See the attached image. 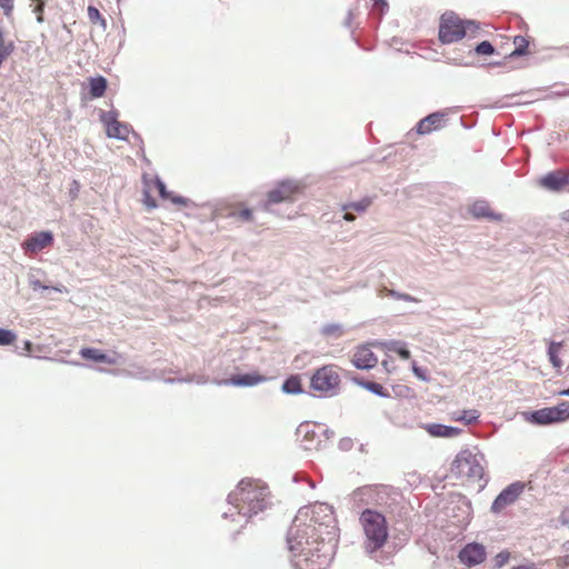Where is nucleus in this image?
<instances>
[{"mask_svg":"<svg viewBox=\"0 0 569 569\" xmlns=\"http://www.w3.org/2000/svg\"><path fill=\"white\" fill-rule=\"evenodd\" d=\"M338 531L331 506L301 507L287 533L292 568L327 569L336 553Z\"/></svg>","mask_w":569,"mask_h":569,"instance_id":"1","label":"nucleus"},{"mask_svg":"<svg viewBox=\"0 0 569 569\" xmlns=\"http://www.w3.org/2000/svg\"><path fill=\"white\" fill-rule=\"evenodd\" d=\"M228 503L230 508L223 512V518L234 520V516H238L247 523L251 517L270 506L268 487L259 480L242 479L236 490L229 493Z\"/></svg>","mask_w":569,"mask_h":569,"instance_id":"2","label":"nucleus"},{"mask_svg":"<svg viewBox=\"0 0 569 569\" xmlns=\"http://www.w3.org/2000/svg\"><path fill=\"white\" fill-rule=\"evenodd\" d=\"M360 523L365 535V552L377 562L387 563L391 552L386 550L389 536L386 517L376 510L366 509L360 516Z\"/></svg>","mask_w":569,"mask_h":569,"instance_id":"3","label":"nucleus"},{"mask_svg":"<svg viewBox=\"0 0 569 569\" xmlns=\"http://www.w3.org/2000/svg\"><path fill=\"white\" fill-rule=\"evenodd\" d=\"M483 461L482 455L475 453L469 449L461 450L451 463V473L457 478L480 481L485 476Z\"/></svg>","mask_w":569,"mask_h":569,"instance_id":"4","label":"nucleus"},{"mask_svg":"<svg viewBox=\"0 0 569 569\" xmlns=\"http://www.w3.org/2000/svg\"><path fill=\"white\" fill-rule=\"evenodd\" d=\"M297 438L300 447L306 451L321 450L327 447L333 431L326 426L312 422H302L297 428Z\"/></svg>","mask_w":569,"mask_h":569,"instance_id":"5","label":"nucleus"},{"mask_svg":"<svg viewBox=\"0 0 569 569\" xmlns=\"http://www.w3.org/2000/svg\"><path fill=\"white\" fill-rule=\"evenodd\" d=\"M470 27L479 29V24L473 20H461L453 12H446L441 17L439 26V39L443 43H452L468 34Z\"/></svg>","mask_w":569,"mask_h":569,"instance_id":"6","label":"nucleus"},{"mask_svg":"<svg viewBox=\"0 0 569 569\" xmlns=\"http://www.w3.org/2000/svg\"><path fill=\"white\" fill-rule=\"evenodd\" d=\"M306 184L302 180L284 179L278 181L276 187L270 190L267 194V199L263 202V209L271 211L273 204L280 202H292L296 197L305 190Z\"/></svg>","mask_w":569,"mask_h":569,"instance_id":"7","label":"nucleus"},{"mask_svg":"<svg viewBox=\"0 0 569 569\" xmlns=\"http://www.w3.org/2000/svg\"><path fill=\"white\" fill-rule=\"evenodd\" d=\"M340 377L333 366H323L316 370L310 379V387L313 391L325 397H332L338 393Z\"/></svg>","mask_w":569,"mask_h":569,"instance_id":"8","label":"nucleus"},{"mask_svg":"<svg viewBox=\"0 0 569 569\" xmlns=\"http://www.w3.org/2000/svg\"><path fill=\"white\" fill-rule=\"evenodd\" d=\"M526 485L522 481H515L507 486L493 500L491 511L500 513L507 507L516 502L520 495L525 491Z\"/></svg>","mask_w":569,"mask_h":569,"instance_id":"9","label":"nucleus"},{"mask_svg":"<svg viewBox=\"0 0 569 569\" xmlns=\"http://www.w3.org/2000/svg\"><path fill=\"white\" fill-rule=\"evenodd\" d=\"M448 516L455 519L458 526L467 525L472 515V506L469 499L462 495L452 498L450 506L447 508Z\"/></svg>","mask_w":569,"mask_h":569,"instance_id":"10","label":"nucleus"},{"mask_svg":"<svg viewBox=\"0 0 569 569\" xmlns=\"http://www.w3.org/2000/svg\"><path fill=\"white\" fill-rule=\"evenodd\" d=\"M100 120L106 126L108 137L119 140L127 139L131 128L128 123L118 121V113L116 111H103Z\"/></svg>","mask_w":569,"mask_h":569,"instance_id":"11","label":"nucleus"},{"mask_svg":"<svg viewBox=\"0 0 569 569\" xmlns=\"http://www.w3.org/2000/svg\"><path fill=\"white\" fill-rule=\"evenodd\" d=\"M53 242V234L50 231H41L31 234L24 242L23 249L28 253H37Z\"/></svg>","mask_w":569,"mask_h":569,"instance_id":"12","label":"nucleus"},{"mask_svg":"<svg viewBox=\"0 0 569 569\" xmlns=\"http://www.w3.org/2000/svg\"><path fill=\"white\" fill-rule=\"evenodd\" d=\"M486 559V550L482 545L469 543L459 552L461 563L469 567L481 563Z\"/></svg>","mask_w":569,"mask_h":569,"instance_id":"13","label":"nucleus"},{"mask_svg":"<svg viewBox=\"0 0 569 569\" xmlns=\"http://www.w3.org/2000/svg\"><path fill=\"white\" fill-rule=\"evenodd\" d=\"M539 183L547 190L560 191L569 186V173L561 170L550 171L539 180Z\"/></svg>","mask_w":569,"mask_h":569,"instance_id":"14","label":"nucleus"},{"mask_svg":"<svg viewBox=\"0 0 569 569\" xmlns=\"http://www.w3.org/2000/svg\"><path fill=\"white\" fill-rule=\"evenodd\" d=\"M352 363L358 369L369 370L377 366L378 358L370 348L363 346L356 350L352 357Z\"/></svg>","mask_w":569,"mask_h":569,"instance_id":"15","label":"nucleus"},{"mask_svg":"<svg viewBox=\"0 0 569 569\" xmlns=\"http://www.w3.org/2000/svg\"><path fill=\"white\" fill-rule=\"evenodd\" d=\"M267 377L259 375L258 372H249L243 375H237L230 379L221 380L218 385H232L236 387H252L264 382Z\"/></svg>","mask_w":569,"mask_h":569,"instance_id":"16","label":"nucleus"},{"mask_svg":"<svg viewBox=\"0 0 569 569\" xmlns=\"http://www.w3.org/2000/svg\"><path fill=\"white\" fill-rule=\"evenodd\" d=\"M373 197L366 196L358 201H351L341 204V210L345 212L343 219L346 221H353L356 216L352 211H357L358 213H363L368 210V208L372 204Z\"/></svg>","mask_w":569,"mask_h":569,"instance_id":"17","label":"nucleus"},{"mask_svg":"<svg viewBox=\"0 0 569 569\" xmlns=\"http://www.w3.org/2000/svg\"><path fill=\"white\" fill-rule=\"evenodd\" d=\"M446 114L443 112H433L425 117L417 123V132L419 134H428L433 130H438L442 127Z\"/></svg>","mask_w":569,"mask_h":569,"instance_id":"18","label":"nucleus"},{"mask_svg":"<svg viewBox=\"0 0 569 569\" xmlns=\"http://www.w3.org/2000/svg\"><path fill=\"white\" fill-rule=\"evenodd\" d=\"M523 419L536 426H548L553 425L551 411L549 407L533 410V411H525L522 412Z\"/></svg>","mask_w":569,"mask_h":569,"instance_id":"19","label":"nucleus"},{"mask_svg":"<svg viewBox=\"0 0 569 569\" xmlns=\"http://www.w3.org/2000/svg\"><path fill=\"white\" fill-rule=\"evenodd\" d=\"M470 212L476 219H489L495 221H500L502 219V216L499 213H495L488 201L486 200H477L472 203L470 207Z\"/></svg>","mask_w":569,"mask_h":569,"instance_id":"20","label":"nucleus"},{"mask_svg":"<svg viewBox=\"0 0 569 569\" xmlns=\"http://www.w3.org/2000/svg\"><path fill=\"white\" fill-rule=\"evenodd\" d=\"M425 429L428 431L430 436L437 438H453L461 432V430L456 427L446 426L441 423H429L426 425Z\"/></svg>","mask_w":569,"mask_h":569,"instance_id":"21","label":"nucleus"},{"mask_svg":"<svg viewBox=\"0 0 569 569\" xmlns=\"http://www.w3.org/2000/svg\"><path fill=\"white\" fill-rule=\"evenodd\" d=\"M80 356L83 359L92 360L96 362H104L109 365L116 363V360L113 358L94 348H82L80 350Z\"/></svg>","mask_w":569,"mask_h":569,"instance_id":"22","label":"nucleus"},{"mask_svg":"<svg viewBox=\"0 0 569 569\" xmlns=\"http://www.w3.org/2000/svg\"><path fill=\"white\" fill-rule=\"evenodd\" d=\"M154 184L162 199H170L174 204L188 206L189 199L181 196H172V193L167 190L164 182L160 178H156Z\"/></svg>","mask_w":569,"mask_h":569,"instance_id":"23","label":"nucleus"},{"mask_svg":"<svg viewBox=\"0 0 569 569\" xmlns=\"http://www.w3.org/2000/svg\"><path fill=\"white\" fill-rule=\"evenodd\" d=\"M553 425L569 420V401H561L557 406L549 407Z\"/></svg>","mask_w":569,"mask_h":569,"instance_id":"24","label":"nucleus"},{"mask_svg":"<svg viewBox=\"0 0 569 569\" xmlns=\"http://www.w3.org/2000/svg\"><path fill=\"white\" fill-rule=\"evenodd\" d=\"M385 349L399 355L402 359L408 360L410 358V351L407 348V343L400 340H389L382 343Z\"/></svg>","mask_w":569,"mask_h":569,"instance_id":"25","label":"nucleus"},{"mask_svg":"<svg viewBox=\"0 0 569 569\" xmlns=\"http://www.w3.org/2000/svg\"><path fill=\"white\" fill-rule=\"evenodd\" d=\"M352 380L355 383H357L358 386L362 387L363 389L372 392L373 395H377L382 398L389 397L388 391H386V389L378 382L367 381V380H362L360 378H353Z\"/></svg>","mask_w":569,"mask_h":569,"instance_id":"26","label":"nucleus"},{"mask_svg":"<svg viewBox=\"0 0 569 569\" xmlns=\"http://www.w3.org/2000/svg\"><path fill=\"white\" fill-rule=\"evenodd\" d=\"M39 273H40L39 271H32L28 274V283L32 288L33 291L54 290L58 292H62V288L43 284L38 277Z\"/></svg>","mask_w":569,"mask_h":569,"instance_id":"27","label":"nucleus"},{"mask_svg":"<svg viewBox=\"0 0 569 569\" xmlns=\"http://www.w3.org/2000/svg\"><path fill=\"white\" fill-rule=\"evenodd\" d=\"M107 89V80L103 77H96L90 79V94L92 98H100L104 94Z\"/></svg>","mask_w":569,"mask_h":569,"instance_id":"28","label":"nucleus"},{"mask_svg":"<svg viewBox=\"0 0 569 569\" xmlns=\"http://www.w3.org/2000/svg\"><path fill=\"white\" fill-rule=\"evenodd\" d=\"M282 391L289 395H298L302 392L300 379L297 376H292L284 380L282 383Z\"/></svg>","mask_w":569,"mask_h":569,"instance_id":"29","label":"nucleus"},{"mask_svg":"<svg viewBox=\"0 0 569 569\" xmlns=\"http://www.w3.org/2000/svg\"><path fill=\"white\" fill-rule=\"evenodd\" d=\"M563 343L562 342H555V341H551L549 343V348H548V357H549V360L550 362L552 363V366L556 368V369H559L561 368L562 366V361L560 360V358L558 357V352L559 350L562 348Z\"/></svg>","mask_w":569,"mask_h":569,"instance_id":"30","label":"nucleus"},{"mask_svg":"<svg viewBox=\"0 0 569 569\" xmlns=\"http://www.w3.org/2000/svg\"><path fill=\"white\" fill-rule=\"evenodd\" d=\"M320 332L326 337L338 339L343 335V328L339 323H328L321 328Z\"/></svg>","mask_w":569,"mask_h":569,"instance_id":"31","label":"nucleus"},{"mask_svg":"<svg viewBox=\"0 0 569 569\" xmlns=\"http://www.w3.org/2000/svg\"><path fill=\"white\" fill-rule=\"evenodd\" d=\"M513 43L516 46V49L509 54V57L513 58L523 56L528 47V41L521 36H516Z\"/></svg>","mask_w":569,"mask_h":569,"instance_id":"32","label":"nucleus"},{"mask_svg":"<svg viewBox=\"0 0 569 569\" xmlns=\"http://www.w3.org/2000/svg\"><path fill=\"white\" fill-rule=\"evenodd\" d=\"M385 291L389 297H391L396 300H403L407 302H419V300L416 297H413L409 293H403V292H399L393 289H387V288H385Z\"/></svg>","mask_w":569,"mask_h":569,"instance_id":"33","label":"nucleus"},{"mask_svg":"<svg viewBox=\"0 0 569 569\" xmlns=\"http://www.w3.org/2000/svg\"><path fill=\"white\" fill-rule=\"evenodd\" d=\"M479 418L477 410H465L461 413H459L457 417H455V420L457 421H463L467 425L477 421Z\"/></svg>","mask_w":569,"mask_h":569,"instance_id":"34","label":"nucleus"},{"mask_svg":"<svg viewBox=\"0 0 569 569\" xmlns=\"http://www.w3.org/2000/svg\"><path fill=\"white\" fill-rule=\"evenodd\" d=\"M495 51V47L487 40L478 43L475 48V52L479 56H490L493 54Z\"/></svg>","mask_w":569,"mask_h":569,"instance_id":"35","label":"nucleus"},{"mask_svg":"<svg viewBox=\"0 0 569 569\" xmlns=\"http://www.w3.org/2000/svg\"><path fill=\"white\" fill-rule=\"evenodd\" d=\"M17 339L12 330L0 328V346L12 345Z\"/></svg>","mask_w":569,"mask_h":569,"instance_id":"36","label":"nucleus"},{"mask_svg":"<svg viewBox=\"0 0 569 569\" xmlns=\"http://www.w3.org/2000/svg\"><path fill=\"white\" fill-rule=\"evenodd\" d=\"M88 17L91 22L96 23L100 21L102 26L106 27V20L102 18L100 11L96 7L90 6L88 8Z\"/></svg>","mask_w":569,"mask_h":569,"instance_id":"37","label":"nucleus"},{"mask_svg":"<svg viewBox=\"0 0 569 569\" xmlns=\"http://www.w3.org/2000/svg\"><path fill=\"white\" fill-rule=\"evenodd\" d=\"M166 382H182V381H187V382H196L197 385H202V383H206L207 382V379L203 377V376H191L189 378H179V379H166L164 380Z\"/></svg>","mask_w":569,"mask_h":569,"instance_id":"38","label":"nucleus"},{"mask_svg":"<svg viewBox=\"0 0 569 569\" xmlns=\"http://www.w3.org/2000/svg\"><path fill=\"white\" fill-rule=\"evenodd\" d=\"M508 560H509V552H507V551L499 552L495 558L496 567L500 568V567L505 566L508 562Z\"/></svg>","mask_w":569,"mask_h":569,"instance_id":"39","label":"nucleus"},{"mask_svg":"<svg viewBox=\"0 0 569 569\" xmlns=\"http://www.w3.org/2000/svg\"><path fill=\"white\" fill-rule=\"evenodd\" d=\"M13 2L14 0H0V8L6 16H9L13 10Z\"/></svg>","mask_w":569,"mask_h":569,"instance_id":"40","label":"nucleus"},{"mask_svg":"<svg viewBox=\"0 0 569 569\" xmlns=\"http://www.w3.org/2000/svg\"><path fill=\"white\" fill-rule=\"evenodd\" d=\"M412 370H413V373H415L416 377H418L422 381H428L429 378L426 375V370L420 368V367H418L416 365V362H413Z\"/></svg>","mask_w":569,"mask_h":569,"instance_id":"41","label":"nucleus"},{"mask_svg":"<svg viewBox=\"0 0 569 569\" xmlns=\"http://www.w3.org/2000/svg\"><path fill=\"white\" fill-rule=\"evenodd\" d=\"M38 4L34 8V12L37 13V20L38 22H42V12H43V7H44V0H41V1H37Z\"/></svg>","mask_w":569,"mask_h":569,"instance_id":"42","label":"nucleus"},{"mask_svg":"<svg viewBox=\"0 0 569 569\" xmlns=\"http://www.w3.org/2000/svg\"><path fill=\"white\" fill-rule=\"evenodd\" d=\"M372 7L382 13L388 8V3L387 0H372Z\"/></svg>","mask_w":569,"mask_h":569,"instance_id":"43","label":"nucleus"},{"mask_svg":"<svg viewBox=\"0 0 569 569\" xmlns=\"http://www.w3.org/2000/svg\"><path fill=\"white\" fill-rule=\"evenodd\" d=\"M80 190V184L78 181L73 180L70 188V197L71 199H74L78 197Z\"/></svg>","mask_w":569,"mask_h":569,"instance_id":"44","label":"nucleus"},{"mask_svg":"<svg viewBox=\"0 0 569 569\" xmlns=\"http://www.w3.org/2000/svg\"><path fill=\"white\" fill-rule=\"evenodd\" d=\"M239 217L243 220H247L249 221L252 217V211L250 209H242L240 212H239Z\"/></svg>","mask_w":569,"mask_h":569,"instance_id":"45","label":"nucleus"},{"mask_svg":"<svg viewBox=\"0 0 569 569\" xmlns=\"http://www.w3.org/2000/svg\"><path fill=\"white\" fill-rule=\"evenodd\" d=\"M144 194L147 197V200H146L147 206L150 207V208H154L156 207V201L150 198V196H149V193L147 191L144 192Z\"/></svg>","mask_w":569,"mask_h":569,"instance_id":"46","label":"nucleus"},{"mask_svg":"<svg viewBox=\"0 0 569 569\" xmlns=\"http://www.w3.org/2000/svg\"><path fill=\"white\" fill-rule=\"evenodd\" d=\"M353 19V13L351 10L348 11V14H347V18H346V21H345V24L347 27H350L351 26V21Z\"/></svg>","mask_w":569,"mask_h":569,"instance_id":"47","label":"nucleus"},{"mask_svg":"<svg viewBox=\"0 0 569 569\" xmlns=\"http://www.w3.org/2000/svg\"><path fill=\"white\" fill-rule=\"evenodd\" d=\"M141 379H153L159 378V375L156 371H152L150 375L147 376H140Z\"/></svg>","mask_w":569,"mask_h":569,"instance_id":"48","label":"nucleus"},{"mask_svg":"<svg viewBox=\"0 0 569 569\" xmlns=\"http://www.w3.org/2000/svg\"><path fill=\"white\" fill-rule=\"evenodd\" d=\"M561 218L565 220V221H568L569 222V209L563 211L561 213Z\"/></svg>","mask_w":569,"mask_h":569,"instance_id":"49","label":"nucleus"},{"mask_svg":"<svg viewBox=\"0 0 569 569\" xmlns=\"http://www.w3.org/2000/svg\"><path fill=\"white\" fill-rule=\"evenodd\" d=\"M24 348L28 352H31L32 350V343L30 341H26L24 342Z\"/></svg>","mask_w":569,"mask_h":569,"instance_id":"50","label":"nucleus"},{"mask_svg":"<svg viewBox=\"0 0 569 569\" xmlns=\"http://www.w3.org/2000/svg\"><path fill=\"white\" fill-rule=\"evenodd\" d=\"M560 396L569 397V388L559 391Z\"/></svg>","mask_w":569,"mask_h":569,"instance_id":"51","label":"nucleus"},{"mask_svg":"<svg viewBox=\"0 0 569 569\" xmlns=\"http://www.w3.org/2000/svg\"><path fill=\"white\" fill-rule=\"evenodd\" d=\"M512 569H535V568L528 567V566H517V567H513Z\"/></svg>","mask_w":569,"mask_h":569,"instance_id":"52","label":"nucleus"},{"mask_svg":"<svg viewBox=\"0 0 569 569\" xmlns=\"http://www.w3.org/2000/svg\"><path fill=\"white\" fill-rule=\"evenodd\" d=\"M478 31V29H475V27H470L468 30V34H475Z\"/></svg>","mask_w":569,"mask_h":569,"instance_id":"53","label":"nucleus"},{"mask_svg":"<svg viewBox=\"0 0 569 569\" xmlns=\"http://www.w3.org/2000/svg\"><path fill=\"white\" fill-rule=\"evenodd\" d=\"M556 94L560 96V97H566V96H569V90L568 91H563V92H557Z\"/></svg>","mask_w":569,"mask_h":569,"instance_id":"54","label":"nucleus"},{"mask_svg":"<svg viewBox=\"0 0 569 569\" xmlns=\"http://www.w3.org/2000/svg\"><path fill=\"white\" fill-rule=\"evenodd\" d=\"M0 44H4L3 42V32L0 30Z\"/></svg>","mask_w":569,"mask_h":569,"instance_id":"55","label":"nucleus"},{"mask_svg":"<svg viewBox=\"0 0 569 569\" xmlns=\"http://www.w3.org/2000/svg\"><path fill=\"white\" fill-rule=\"evenodd\" d=\"M307 481H308V483H309L310 488H315V483H313V481H311V480H307Z\"/></svg>","mask_w":569,"mask_h":569,"instance_id":"56","label":"nucleus"},{"mask_svg":"<svg viewBox=\"0 0 569 569\" xmlns=\"http://www.w3.org/2000/svg\"><path fill=\"white\" fill-rule=\"evenodd\" d=\"M8 46L6 44H0V50H3V49H7Z\"/></svg>","mask_w":569,"mask_h":569,"instance_id":"57","label":"nucleus"},{"mask_svg":"<svg viewBox=\"0 0 569 569\" xmlns=\"http://www.w3.org/2000/svg\"><path fill=\"white\" fill-rule=\"evenodd\" d=\"M486 483H487V480H485V482H483V483H481L479 487H480V488H483V487L486 486Z\"/></svg>","mask_w":569,"mask_h":569,"instance_id":"58","label":"nucleus"},{"mask_svg":"<svg viewBox=\"0 0 569 569\" xmlns=\"http://www.w3.org/2000/svg\"><path fill=\"white\" fill-rule=\"evenodd\" d=\"M293 480H295V481H298V480H299L298 475H296V476L293 477Z\"/></svg>","mask_w":569,"mask_h":569,"instance_id":"59","label":"nucleus"},{"mask_svg":"<svg viewBox=\"0 0 569 569\" xmlns=\"http://www.w3.org/2000/svg\"><path fill=\"white\" fill-rule=\"evenodd\" d=\"M567 370H569V366L567 367Z\"/></svg>","mask_w":569,"mask_h":569,"instance_id":"60","label":"nucleus"}]
</instances>
